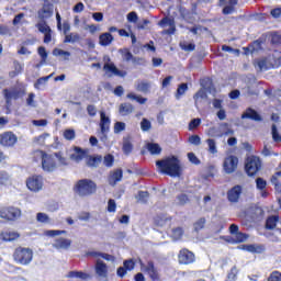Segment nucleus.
Returning a JSON list of instances; mask_svg holds the SVG:
<instances>
[{
    "mask_svg": "<svg viewBox=\"0 0 281 281\" xmlns=\"http://www.w3.org/2000/svg\"><path fill=\"white\" fill-rule=\"evenodd\" d=\"M34 158L36 161H42V170L44 172H54L58 166H68L67 158L63 157L60 154L49 155L43 150H36L34 153Z\"/></svg>",
    "mask_w": 281,
    "mask_h": 281,
    "instance_id": "1",
    "label": "nucleus"
},
{
    "mask_svg": "<svg viewBox=\"0 0 281 281\" xmlns=\"http://www.w3.org/2000/svg\"><path fill=\"white\" fill-rule=\"evenodd\" d=\"M156 166L160 172H164V175H168L169 177H181V172H183L181 160L175 156L158 160Z\"/></svg>",
    "mask_w": 281,
    "mask_h": 281,
    "instance_id": "2",
    "label": "nucleus"
},
{
    "mask_svg": "<svg viewBox=\"0 0 281 281\" xmlns=\"http://www.w3.org/2000/svg\"><path fill=\"white\" fill-rule=\"evenodd\" d=\"M97 190L98 184L91 179H81L74 187V192L78 196H91V194H95Z\"/></svg>",
    "mask_w": 281,
    "mask_h": 281,
    "instance_id": "3",
    "label": "nucleus"
},
{
    "mask_svg": "<svg viewBox=\"0 0 281 281\" xmlns=\"http://www.w3.org/2000/svg\"><path fill=\"white\" fill-rule=\"evenodd\" d=\"M34 258V251L30 248L19 247L13 252V260L18 265L27 266Z\"/></svg>",
    "mask_w": 281,
    "mask_h": 281,
    "instance_id": "4",
    "label": "nucleus"
},
{
    "mask_svg": "<svg viewBox=\"0 0 281 281\" xmlns=\"http://www.w3.org/2000/svg\"><path fill=\"white\" fill-rule=\"evenodd\" d=\"M103 60H104L103 71H105V76H108V78H113V76H119L120 78H124V76H126V71H121L120 69H117V67H115V64L111 61V57L105 55L103 57Z\"/></svg>",
    "mask_w": 281,
    "mask_h": 281,
    "instance_id": "5",
    "label": "nucleus"
},
{
    "mask_svg": "<svg viewBox=\"0 0 281 281\" xmlns=\"http://www.w3.org/2000/svg\"><path fill=\"white\" fill-rule=\"evenodd\" d=\"M0 218L4 221H18V218H21V209L4 206L0 210Z\"/></svg>",
    "mask_w": 281,
    "mask_h": 281,
    "instance_id": "6",
    "label": "nucleus"
},
{
    "mask_svg": "<svg viewBox=\"0 0 281 281\" xmlns=\"http://www.w3.org/2000/svg\"><path fill=\"white\" fill-rule=\"evenodd\" d=\"M44 183L43 176L33 175L26 179V188L30 192H41Z\"/></svg>",
    "mask_w": 281,
    "mask_h": 281,
    "instance_id": "7",
    "label": "nucleus"
},
{
    "mask_svg": "<svg viewBox=\"0 0 281 281\" xmlns=\"http://www.w3.org/2000/svg\"><path fill=\"white\" fill-rule=\"evenodd\" d=\"M140 271H143V273H146L150 278V280L159 281V271L157 270V267H155V262H153V261L142 262L140 261Z\"/></svg>",
    "mask_w": 281,
    "mask_h": 281,
    "instance_id": "8",
    "label": "nucleus"
},
{
    "mask_svg": "<svg viewBox=\"0 0 281 281\" xmlns=\"http://www.w3.org/2000/svg\"><path fill=\"white\" fill-rule=\"evenodd\" d=\"M260 166H261L260 158L256 156L248 157L246 160V167H245L248 177H254V175H256V172L260 170Z\"/></svg>",
    "mask_w": 281,
    "mask_h": 281,
    "instance_id": "9",
    "label": "nucleus"
},
{
    "mask_svg": "<svg viewBox=\"0 0 281 281\" xmlns=\"http://www.w3.org/2000/svg\"><path fill=\"white\" fill-rule=\"evenodd\" d=\"M238 168V157L227 156L223 162V170L226 175H234Z\"/></svg>",
    "mask_w": 281,
    "mask_h": 281,
    "instance_id": "10",
    "label": "nucleus"
},
{
    "mask_svg": "<svg viewBox=\"0 0 281 281\" xmlns=\"http://www.w3.org/2000/svg\"><path fill=\"white\" fill-rule=\"evenodd\" d=\"M52 16H54V4L45 1L43 7L37 11V18L41 21H45V19H52Z\"/></svg>",
    "mask_w": 281,
    "mask_h": 281,
    "instance_id": "11",
    "label": "nucleus"
},
{
    "mask_svg": "<svg viewBox=\"0 0 281 281\" xmlns=\"http://www.w3.org/2000/svg\"><path fill=\"white\" fill-rule=\"evenodd\" d=\"M19 142V137L12 132H3L0 134V145L4 146L5 148H10L14 146Z\"/></svg>",
    "mask_w": 281,
    "mask_h": 281,
    "instance_id": "12",
    "label": "nucleus"
},
{
    "mask_svg": "<svg viewBox=\"0 0 281 281\" xmlns=\"http://www.w3.org/2000/svg\"><path fill=\"white\" fill-rule=\"evenodd\" d=\"M95 273L102 280H106V278H109V267L100 258L97 259Z\"/></svg>",
    "mask_w": 281,
    "mask_h": 281,
    "instance_id": "13",
    "label": "nucleus"
},
{
    "mask_svg": "<svg viewBox=\"0 0 281 281\" xmlns=\"http://www.w3.org/2000/svg\"><path fill=\"white\" fill-rule=\"evenodd\" d=\"M227 123H223L220 125V127L216 130V127L210 128L209 133L212 135V137H223L224 135H234V130H227ZM227 130L226 132H223Z\"/></svg>",
    "mask_w": 281,
    "mask_h": 281,
    "instance_id": "14",
    "label": "nucleus"
},
{
    "mask_svg": "<svg viewBox=\"0 0 281 281\" xmlns=\"http://www.w3.org/2000/svg\"><path fill=\"white\" fill-rule=\"evenodd\" d=\"M178 260L180 265H192V262H194V252L182 249L178 255Z\"/></svg>",
    "mask_w": 281,
    "mask_h": 281,
    "instance_id": "15",
    "label": "nucleus"
},
{
    "mask_svg": "<svg viewBox=\"0 0 281 281\" xmlns=\"http://www.w3.org/2000/svg\"><path fill=\"white\" fill-rule=\"evenodd\" d=\"M85 157H87V153H85V149L80 147H74L69 151V159L76 164H80Z\"/></svg>",
    "mask_w": 281,
    "mask_h": 281,
    "instance_id": "16",
    "label": "nucleus"
},
{
    "mask_svg": "<svg viewBox=\"0 0 281 281\" xmlns=\"http://www.w3.org/2000/svg\"><path fill=\"white\" fill-rule=\"evenodd\" d=\"M160 27H164L162 34H175V20L165 18L159 22Z\"/></svg>",
    "mask_w": 281,
    "mask_h": 281,
    "instance_id": "17",
    "label": "nucleus"
},
{
    "mask_svg": "<svg viewBox=\"0 0 281 281\" xmlns=\"http://www.w3.org/2000/svg\"><path fill=\"white\" fill-rule=\"evenodd\" d=\"M240 194H243V188L240 186L234 187L227 193L228 201H231V203H238Z\"/></svg>",
    "mask_w": 281,
    "mask_h": 281,
    "instance_id": "18",
    "label": "nucleus"
},
{
    "mask_svg": "<svg viewBox=\"0 0 281 281\" xmlns=\"http://www.w3.org/2000/svg\"><path fill=\"white\" fill-rule=\"evenodd\" d=\"M100 128L103 133H109L111 128V119L104 112H100Z\"/></svg>",
    "mask_w": 281,
    "mask_h": 281,
    "instance_id": "19",
    "label": "nucleus"
},
{
    "mask_svg": "<svg viewBox=\"0 0 281 281\" xmlns=\"http://www.w3.org/2000/svg\"><path fill=\"white\" fill-rule=\"evenodd\" d=\"M21 235L16 232H2L0 234V240H3L4 243H12L14 240H19Z\"/></svg>",
    "mask_w": 281,
    "mask_h": 281,
    "instance_id": "20",
    "label": "nucleus"
},
{
    "mask_svg": "<svg viewBox=\"0 0 281 281\" xmlns=\"http://www.w3.org/2000/svg\"><path fill=\"white\" fill-rule=\"evenodd\" d=\"M3 95H4L7 104L10 106V104L12 103V100H18L19 90H16V89H11V90L4 89L3 90Z\"/></svg>",
    "mask_w": 281,
    "mask_h": 281,
    "instance_id": "21",
    "label": "nucleus"
},
{
    "mask_svg": "<svg viewBox=\"0 0 281 281\" xmlns=\"http://www.w3.org/2000/svg\"><path fill=\"white\" fill-rule=\"evenodd\" d=\"M53 247L55 249H65V250H67V249H69L71 247V239L58 238L53 244Z\"/></svg>",
    "mask_w": 281,
    "mask_h": 281,
    "instance_id": "22",
    "label": "nucleus"
},
{
    "mask_svg": "<svg viewBox=\"0 0 281 281\" xmlns=\"http://www.w3.org/2000/svg\"><path fill=\"white\" fill-rule=\"evenodd\" d=\"M122 177H123L122 169H116L112 171L109 176V184L116 186L119 181H122Z\"/></svg>",
    "mask_w": 281,
    "mask_h": 281,
    "instance_id": "23",
    "label": "nucleus"
},
{
    "mask_svg": "<svg viewBox=\"0 0 281 281\" xmlns=\"http://www.w3.org/2000/svg\"><path fill=\"white\" fill-rule=\"evenodd\" d=\"M113 41H115V38L111 33H103L99 36V45L102 47H109Z\"/></svg>",
    "mask_w": 281,
    "mask_h": 281,
    "instance_id": "24",
    "label": "nucleus"
},
{
    "mask_svg": "<svg viewBox=\"0 0 281 281\" xmlns=\"http://www.w3.org/2000/svg\"><path fill=\"white\" fill-rule=\"evenodd\" d=\"M243 120H255V122H260V120H262L260 117V114L258 112H256L255 110L248 109L244 112V114L241 115Z\"/></svg>",
    "mask_w": 281,
    "mask_h": 281,
    "instance_id": "25",
    "label": "nucleus"
},
{
    "mask_svg": "<svg viewBox=\"0 0 281 281\" xmlns=\"http://www.w3.org/2000/svg\"><path fill=\"white\" fill-rule=\"evenodd\" d=\"M135 109L133 108V104L131 103H122L120 106H119V113L120 115H131V113H133Z\"/></svg>",
    "mask_w": 281,
    "mask_h": 281,
    "instance_id": "26",
    "label": "nucleus"
},
{
    "mask_svg": "<svg viewBox=\"0 0 281 281\" xmlns=\"http://www.w3.org/2000/svg\"><path fill=\"white\" fill-rule=\"evenodd\" d=\"M102 164V156H90L87 159V166L90 168H98Z\"/></svg>",
    "mask_w": 281,
    "mask_h": 281,
    "instance_id": "27",
    "label": "nucleus"
},
{
    "mask_svg": "<svg viewBox=\"0 0 281 281\" xmlns=\"http://www.w3.org/2000/svg\"><path fill=\"white\" fill-rule=\"evenodd\" d=\"M271 183L276 187L277 192L281 193V171H278L272 176Z\"/></svg>",
    "mask_w": 281,
    "mask_h": 281,
    "instance_id": "28",
    "label": "nucleus"
},
{
    "mask_svg": "<svg viewBox=\"0 0 281 281\" xmlns=\"http://www.w3.org/2000/svg\"><path fill=\"white\" fill-rule=\"evenodd\" d=\"M136 91L140 93H148L150 91V82L148 81H140L136 85Z\"/></svg>",
    "mask_w": 281,
    "mask_h": 281,
    "instance_id": "29",
    "label": "nucleus"
},
{
    "mask_svg": "<svg viewBox=\"0 0 281 281\" xmlns=\"http://www.w3.org/2000/svg\"><path fill=\"white\" fill-rule=\"evenodd\" d=\"M147 150H149L150 155H161V146L157 143L147 144Z\"/></svg>",
    "mask_w": 281,
    "mask_h": 281,
    "instance_id": "30",
    "label": "nucleus"
},
{
    "mask_svg": "<svg viewBox=\"0 0 281 281\" xmlns=\"http://www.w3.org/2000/svg\"><path fill=\"white\" fill-rule=\"evenodd\" d=\"M170 224V218L167 216L160 215L155 218V225L157 227H166V225Z\"/></svg>",
    "mask_w": 281,
    "mask_h": 281,
    "instance_id": "31",
    "label": "nucleus"
},
{
    "mask_svg": "<svg viewBox=\"0 0 281 281\" xmlns=\"http://www.w3.org/2000/svg\"><path fill=\"white\" fill-rule=\"evenodd\" d=\"M42 60L36 65V67H43V65H45L47 63V50L45 49V47L41 46L37 49Z\"/></svg>",
    "mask_w": 281,
    "mask_h": 281,
    "instance_id": "32",
    "label": "nucleus"
},
{
    "mask_svg": "<svg viewBox=\"0 0 281 281\" xmlns=\"http://www.w3.org/2000/svg\"><path fill=\"white\" fill-rule=\"evenodd\" d=\"M277 225H278V215H272L268 217L266 222L267 229H276Z\"/></svg>",
    "mask_w": 281,
    "mask_h": 281,
    "instance_id": "33",
    "label": "nucleus"
},
{
    "mask_svg": "<svg viewBox=\"0 0 281 281\" xmlns=\"http://www.w3.org/2000/svg\"><path fill=\"white\" fill-rule=\"evenodd\" d=\"M78 41H80V34L68 33L65 36L64 43H78Z\"/></svg>",
    "mask_w": 281,
    "mask_h": 281,
    "instance_id": "34",
    "label": "nucleus"
},
{
    "mask_svg": "<svg viewBox=\"0 0 281 281\" xmlns=\"http://www.w3.org/2000/svg\"><path fill=\"white\" fill-rule=\"evenodd\" d=\"M36 222L49 225V223H52V218L46 213H37L36 214Z\"/></svg>",
    "mask_w": 281,
    "mask_h": 281,
    "instance_id": "35",
    "label": "nucleus"
},
{
    "mask_svg": "<svg viewBox=\"0 0 281 281\" xmlns=\"http://www.w3.org/2000/svg\"><path fill=\"white\" fill-rule=\"evenodd\" d=\"M35 27H37L38 32H41L42 34H45L46 32H52V29L49 27V25H47V22H45L44 20H41Z\"/></svg>",
    "mask_w": 281,
    "mask_h": 281,
    "instance_id": "36",
    "label": "nucleus"
},
{
    "mask_svg": "<svg viewBox=\"0 0 281 281\" xmlns=\"http://www.w3.org/2000/svg\"><path fill=\"white\" fill-rule=\"evenodd\" d=\"M69 278H79L80 280H89L90 276L81 271H71L69 272Z\"/></svg>",
    "mask_w": 281,
    "mask_h": 281,
    "instance_id": "37",
    "label": "nucleus"
},
{
    "mask_svg": "<svg viewBox=\"0 0 281 281\" xmlns=\"http://www.w3.org/2000/svg\"><path fill=\"white\" fill-rule=\"evenodd\" d=\"M206 144L209 146V153H211V155H216V153H218V149L216 147V140L209 138L206 139Z\"/></svg>",
    "mask_w": 281,
    "mask_h": 281,
    "instance_id": "38",
    "label": "nucleus"
},
{
    "mask_svg": "<svg viewBox=\"0 0 281 281\" xmlns=\"http://www.w3.org/2000/svg\"><path fill=\"white\" fill-rule=\"evenodd\" d=\"M63 234H67V231H44V236L48 238H56V236H63Z\"/></svg>",
    "mask_w": 281,
    "mask_h": 281,
    "instance_id": "39",
    "label": "nucleus"
},
{
    "mask_svg": "<svg viewBox=\"0 0 281 281\" xmlns=\"http://www.w3.org/2000/svg\"><path fill=\"white\" fill-rule=\"evenodd\" d=\"M113 131H114L115 135H120V133H123V131H126V123H124V122L114 123Z\"/></svg>",
    "mask_w": 281,
    "mask_h": 281,
    "instance_id": "40",
    "label": "nucleus"
},
{
    "mask_svg": "<svg viewBox=\"0 0 281 281\" xmlns=\"http://www.w3.org/2000/svg\"><path fill=\"white\" fill-rule=\"evenodd\" d=\"M53 56H61L63 58H65V60H68L69 56H71V53L63 50L60 48H55L53 50Z\"/></svg>",
    "mask_w": 281,
    "mask_h": 281,
    "instance_id": "41",
    "label": "nucleus"
},
{
    "mask_svg": "<svg viewBox=\"0 0 281 281\" xmlns=\"http://www.w3.org/2000/svg\"><path fill=\"white\" fill-rule=\"evenodd\" d=\"M257 67L260 69V71H267V69L271 67V64H269V60L263 58L257 61Z\"/></svg>",
    "mask_w": 281,
    "mask_h": 281,
    "instance_id": "42",
    "label": "nucleus"
},
{
    "mask_svg": "<svg viewBox=\"0 0 281 281\" xmlns=\"http://www.w3.org/2000/svg\"><path fill=\"white\" fill-rule=\"evenodd\" d=\"M115 161V158L113 157V155L111 154H108L103 157V165L106 167V168H113V164Z\"/></svg>",
    "mask_w": 281,
    "mask_h": 281,
    "instance_id": "43",
    "label": "nucleus"
},
{
    "mask_svg": "<svg viewBox=\"0 0 281 281\" xmlns=\"http://www.w3.org/2000/svg\"><path fill=\"white\" fill-rule=\"evenodd\" d=\"M186 91H188V83H181L176 92L177 100H179L181 95H186Z\"/></svg>",
    "mask_w": 281,
    "mask_h": 281,
    "instance_id": "44",
    "label": "nucleus"
},
{
    "mask_svg": "<svg viewBox=\"0 0 281 281\" xmlns=\"http://www.w3.org/2000/svg\"><path fill=\"white\" fill-rule=\"evenodd\" d=\"M10 183V175L5 171H0V186H8Z\"/></svg>",
    "mask_w": 281,
    "mask_h": 281,
    "instance_id": "45",
    "label": "nucleus"
},
{
    "mask_svg": "<svg viewBox=\"0 0 281 281\" xmlns=\"http://www.w3.org/2000/svg\"><path fill=\"white\" fill-rule=\"evenodd\" d=\"M64 137L68 140L71 142L72 139H76V131L68 128L64 131Z\"/></svg>",
    "mask_w": 281,
    "mask_h": 281,
    "instance_id": "46",
    "label": "nucleus"
},
{
    "mask_svg": "<svg viewBox=\"0 0 281 281\" xmlns=\"http://www.w3.org/2000/svg\"><path fill=\"white\" fill-rule=\"evenodd\" d=\"M21 71H23V66H21L19 63H14V71H11L9 76L10 78H14V76H19Z\"/></svg>",
    "mask_w": 281,
    "mask_h": 281,
    "instance_id": "47",
    "label": "nucleus"
},
{
    "mask_svg": "<svg viewBox=\"0 0 281 281\" xmlns=\"http://www.w3.org/2000/svg\"><path fill=\"white\" fill-rule=\"evenodd\" d=\"M49 137V134H42L33 139L34 144H38L40 146H43L45 144V139Z\"/></svg>",
    "mask_w": 281,
    "mask_h": 281,
    "instance_id": "48",
    "label": "nucleus"
},
{
    "mask_svg": "<svg viewBox=\"0 0 281 281\" xmlns=\"http://www.w3.org/2000/svg\"><path fill=\"white\" fill-rule=\"evenodd\" d=\"M140 128L146 133L150 131V128H153V125L150 124V121H148L147 119H143L140 122Z\"/></svg>",
    "mask_w": 281,
    "mask_h": 281,
    "instance_id": "49",
    "label": "nucleus"
},
{
    "mask_svg": "<svg viewBox=\"0 0 281 281\" xmlns=\"http://www.w3.org/2000/svg\"><path fill=\"white\" fill-rule=\"evenodd\" d=\"M194 100H195V104L196 102H199V100H205V98H207V93L205 92V90L201 89L199 90L195 94H194Z\"/></svg>",
    "mask_w": 281,
    "mask_h": 281,
    "instance_id": "50",
    "label": "nucleus"
},
{
    "mask_svg": "<svg viewBox=\"0 0 281 281\" xmlns=\"http://www.w3.org/2000/svg\"><path fill=\"white\" fill-rule=\"evenodd\" d=\"M83 30L89 31L90 34H95V32H100V26L95 24H86Z\"/></svg>",
    "mask_w": 281,
    "mask_h": 281,
    "instance_id": "51",
    "label": "nucleus"
},
{
    "mask_svg": "<svg viewBox=\"0 0 281 281\" xmlns=\"http://www.w3.org/2000/svg\"><path fill=\"white\" fill-rule=\"evenodd\" d=\"M247 238H249V235L244 233H237L235 234V240L236 243H247Z\"/></svg>",
    "mask_w": 281,
    "mask_h": 281,
    "instance_id": "52",
    "label": "nucleus"
},
{
    "mask_svg": "<svg viewBox=\"0 0 281 281\" xmlns=\"http://www.w3.org/2000/svg\"><path fill=\"white\" fill-rule=\"evenodd\" d=\"M180 47L183 49V52H194L195 46L194 44H190L188 42H181Z\"/></svg>",
    "mask_w": 281,
    "mask_h": 281,
    "instance_id": "53",
    "label": "nucleus"
},
{
    "mask_svg": "<svg viewBox=\"0 0 281 281\" xmlns=\"http://www.w3.org/2000/svg\"><path fill=\"white\" fill-rule=\"evenodd\" d=\"M183 236V228L178 227L172 229V238L173 240H179Z\"/></svg>",
    "mask_w": 281,
    "mask_h": 281,
    "instance_id": "54",
    "label": "nucleus"
},
{
    "mask_svg": "<svg viewBox=\"0 0 281 281\" xmlns=\"http://www.w3.org/2000/svg\"><path fill=\"white\" fill-rule=\"evenodd\" d=\"M237 276H238V268H237L236 266H234V267L231 269V271H229V273H228V276H227V279H228L229 281H235Z\"/></svg>",
    "mask_w": 281,
    "mask_h": 281,
    "instance_id": "55",
    "label": "nucleus"
},
{
    "mask_svg": "<svg viewBox=\"0 0 281 281\" xmlns=\"http://www.w3.org/2000/svg\"><path fill=\"white\" fill-rule=\"evenodd\" d=\"M136 199L140 203H146L148 201V192L147 191H140L138 192V195H136Z\"/></svg>",
    "mask_w": 281,
    "mask_h": 281,
    "instance_id": "56",
    "label": "nucleus"
},
{
    "mask_svg": "<svg viewBox=\"0 0 281 281\" xmlns=\"http://www.w3.org/2000/svg\"><path fill=\"white\" fill-rule=\"evenodd\" d=\"M205 227V218L201 217L194 223V229L195 232H201Z\"/></svg>",
    "mask_w": 281,
    "mask_h": 281,
    "instance_id": "57",
    "label": "nucleus"
},
{
    "mask_svg": "<svg viewBox=\"0 0 281 281\" xmlns=\"http://www.w3.org/2000/svg\"><path fill=\"white\" fill-rule=\"evenodd\" d=\"M188 159L191 164H194V166H199L201 164V160L194 153H189L188 154Z\"/></svg>",
    "mask_w": 281,
    "mask_h": 281,
    "instance_id": "58",
    "label": "nucleus"
},
{
    "mask_svg": "<svg viewBox=\"0 0 281 281\" xmlns=\"http://www.w3.org/2000/svg\"><path fill=\"white\" fill-rule=\"evenodd\" d=\"M271 132L273 142H281V136L280 133H278V127L276 126V124L272 125Z\"/></svg>",
    "mask_w": 281,
    "mask_h": 281,
    "instance_id": "59",
    "label": "nucleus"
},
{
    "mask_svg": "<svg viewBox=\"0 0 281 281\" xmlns=\"http://www.w3.org/2000/svg\"><path fill=\"white\" fill-rule=\"evenodd\" d=\"M123 150H124V153H126V155H128V153H131L133 150V144L131 143V140H128V139L124 140Z\"/></svg>",
    "mask_w": 281,
    "mask_h": 281,
    "instance_id": "60",
    "label": "nucleus"
},
{
    "mask_svg": "<svg viewBox=\"0 0 281 281\" xmlns=\"http://www.w3.org/2000/svg\"><path fill=\"white\" fill-rule=\"evenodd\" d=\"M189 142L193 145V146H201V137L199 135H192L189 137Z\"/></svg>",
    "mask_w": 281,
    "mask_h": 281,
    "instance_id": "61",
    "label": "nucleus"
},
{
    "mask_svg": "<svg viewBox=\"0 0 281 281\" xmlns=\"http://www.w3.org/2000/svg\"><path fill=\"white\" fill-rule=\"evenodd\" d=\"M72 12H75V14H80L81 12H85V3L78 2V3L72 8Z\"/></svg>",
    "mask_w": 281,
    "mask_h": 281,
    "instance_id": "62",
    "label": "nucleus"
},
{
    "mask_svg": "<svg viewBox=\"0 0 281 281\" xmlns=\"http://www.w3.org/2000/svg\"><path fill=\"white\" fill-rule=\"evenodd\" d=\"M189 202H190V199L186 193H181L180 195H178L179 205H186V203H189Z\"/></svg>",
    "mask_w": 281,
    "mask_h": 281,
    "instance_id": "63",
    "label": "nucleus"
},
{
    "mask_svg": "<svg viewBox=\"0 0 281 281\" xmlns=\"http://www.w3.org/2000/svg\"><path fill=\"white\" fill-rule=\"evenodd\" d=\"M268 281H281V273L279 271H274L268 278Z\"/></svg>",
    "mask_w": 281,
    "mask_h": 281,
    "instance_id": "64",
    "label": "nucleus"
}]
</instances>
